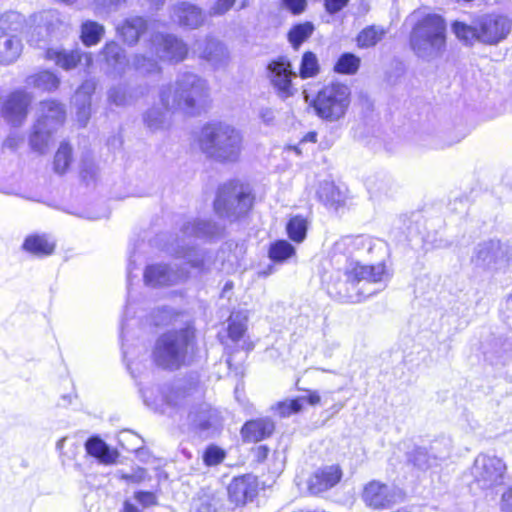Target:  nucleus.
I'll return each mask as SVG.
<instances>
[{
    "mask_svg": "<svg viewBox=\"0 0 512 512\" xmlns=\"http://www.w3.org/2000/svg\"><path fill=\"white\" fill-rule=\"evenodd\" d=\"M371 240L368 237L359 236H344L336 241L332 247V257L337 262L340 257L347 261L345 267L344 277L345 280L339 281L335 284V290L342 299L347 301H358V294H353L350 291L356 285L363 283V286L368 284L378 285L377 288L370 290L366 295H372L382 289L389 279L386 266L383 263L376 265H361L358 261H353L354 258H359L365 253L371 251Z\"/></svg>",
    "mask_w": 512,
    "mask_h": 512,
    "instance_id": "1",
    "label": "nucleus"
},
{
    "mask_svg": "<svg viewBox=\"0 0 512 512\" xmlns=\"http://www.w3.org/2000/svg\"><path fill=\"white\" fill-rule=\"evenodd\" d=\"M203 389L197 384H177L164 393V401L171 417H179L183 425L205 431L220 423L219 412L202 402Z\"/></svg>",
    "mask_w": 512,
    "mask_h": 512,
    "instance_id": "2",
    "label": "nucleus"
},
{
    "mask_svg": "<svg viewBox=\"0 0 512 512\" xmlns=\"http://www.w3.org/2000/svg\"><path fill=\"white\" fill-rule=\"evenodd\" d=\"M198 145L208 158L221 163H234L240 158L243 136L233 125L221 121L210 122L202 127Z\"/></svg>",
    "mask_w": 512,
    "mask_h": 512,
    "instance_id": "3",
    "label": "nucleus"
},
{
    "mask_svg": "<svg viewBox=\"0 0 512 512\" xmlns=\"http://www.w3.org/2000/svg\"><path fill=\"white\" fill-rule=\"evenodd\" d=\"M207 98L206 81L189 72L179 74L173 85L160 91V100L166 111L181 110L187 114H196Z\"/></svg>",
    "mask_w": 512,
    "mask_h": 512,
    "instance_id": "4",
    "label": "nucleus"
},
{
    "mask_svg": "<svg viewBox=\"0 0 512 512\" xmlns=\"http://www.w3.org/2000/svg\"><path fill=\"white\" fill-rule=\"evenodd\" d=\"M447 25L438 14H427L417 21L410 34V45L421 59L432 61L446 50Z\"/></svg>",
    "mask_w": 512,
    "mask_h": 512,
    "instance_id": "5",
    "label": "nucleus"
},
{
    "mask_svg": "<svg viewBox=\"0 0 512 512\" xmlns=\"http://www.w3.org/2000/svg\"><path fill=\"white\" fill-rule=\"evenodd\" d=\"M147 53L136 55L132 66L140 74L159 72L158 60L182 61L188 52L186 44L171 34H153L147 46Z\"/></svg>",
    "mask_w": 512,
    "mask_h": 512,
    "instance_id": "6",
    "label": "nucleus"
},
{
    "mask_svg": "<svg viewBox=\"0 0 512 512\" xmlns=\"http://www.w3.org/2000/svg\"><path fill=\"white\" fill-rule=\"evenodd\" d=\"M193 347L194 330L191 327L169 331L157 339L152 353L153 360L163 369L176 370L186 364Z\"/></svg>",
    "mask_w": 512,
    "mask_h": 512,
    "instance_id": "7",
    "label": "nucleus"
},
{
    "mask_svg": "<svg viewBox=\"0 0 512 512\" xmlns=\"http://www.w3.org/2000/svg\"><path fill=\"white\" fill-rule=\"evenodd\" d=\"M65 110L55 100L42 101L38 108V118L30 137L31 148L43 154L51 141L52 134L63 124Z\"/></svg>",
    "mask_w": 512,
    "mask_h": 512,
    "instance_id": "8",
    "label": "nucleus"
},
{
    "mask_svg": "<svg viewBox=\"0 0 512 512\" xmlns=\"http://www.w3.org/2000/svg\"><path fill=\"white\" fill-rule=\"evenodd\" d=\"M350 103V88L342 83H332L317 93L312 105L322 120L337 122L345 117Z\"/></svg>",
    "mask_w": 512,
    "mask_h": 512,
    "instance_id": "9",
    "label": "nucleus"
},
{
    "mask_svg": "<svg viewBox=\"0 0 512 512\" xmlns=\"http://www.w3.org/2000/svg\"><path fill=\"white\" fill-rule=\"evenodd\" d=\"M471 485L483 491H492L503 485L507 478L505 461L494 454H478L470 468Z\"/></svg>",
    "mask_w": 512,
    "mask_h": 512,
    "instance_id": "10",
    "label": "nucleus"
},
{
    "mask_svg": "<svg viewBox=\"0 0 512 512\" xmlns=\"http://www.w3.org/2000/svg\"><path fill=\"white\" fill-rule=\"evenodd\" d=\"M252 204L253 196L250 190L242 184L230 182L220 188L214 208L220 217L232 221L245 215Z\"/></svg>",
    "mask_w": 512,
    "mask_h": 512,
    "instance_id": "11",
    "label": "nucleus"
},
{
    "mask_svg": "<svg viewBox=\"0 0 512 512\" xmlns=\"http://www.w3.org/2000/svg\"><path fill=\"white\" fill-rule=\"evenodd\" d=\"M24 16L10 11L0 16V65H10L21 55L23 44L19 32Z\"/></svg>",
    "mask_w": 512,
    "mask_h": 512,
    "instance_id": "12",
    "label": "nucleus"
},
{
    "mask_svg": "<svg viewBox=\"0 0 512 512\" xmlns=\"http://www.w3.org/2000/svg\"><path fill=\"white\" fill-rule=\"evenodd\" d=\"M472 262L477 266L498 270L512 268V248L495 241L479 244Z\"/></svg>",
    "mask_w": 512,
    "mask_h": 512,
    "instance_id": "13",
    "label": "nucleus"
},
{
    "mask_svg": "<svg viewBox=\"0 0 512 512\" xmlns=\"http://www.w3.org/2000/svg\"><path fill=\"white\" fill-rule=\"evenodd\" d=\"M267 77L277 96L283 100L297 92L292 80L297 77L292 65L286 57H278L267 66Z\"/></svg>",
    "mask_w": 512,
    "mask_h": 512,
    "instance_id": "14",
    "label": "nucleus"
},
{
    "mask_svg": "<svg viewBox=\"0 0 512 512\" xmlns=\"http://www.w3.org/2000/svg\"><path fill=\"white\" fill-rule=\"evenodd\" d=\"M32 100V94L23 89L13 91L4 100L1 110L3 118L13 126L22 125L27 118Z\"/></svg>",
    "mask_w": 512,
    "mask_h": 512,
    "instance_id": "15",
    "label": "nucleus"
},
{
    "mask_svg": "<svg viewBox=\"0 0 512 512\" xmlns=\"http://www.w3.org/2000/svg\"><path fill=\"white\" fill-rule=\"evenodd\" d=\"M479 41L494 45L504 40L511 31V21L508 17L498 14H488L478 20Z\"/></svg>",
    "mask_w": 512,
    "mask_h": 512,
    "instance_id": "16",
    "label": "nucleus"
},
{
    "mask_svg": "<svg viewBox=\"0 0 512 512\" xmlns=\"http://www.w3.org/2000/svg\"><path fill=\"white\" fill-rule=\"evenodd\" d=\"M401 491L379 481H371L365 485L362 499L365 504L374 509L388 508L401 498Z\"/></svg>",
    "mask_w": 512,
    "mask_h": 512,
    "instance_id": "17",
    "label": "nucleus"
},
{
    "mask_svg": "<svg viewBox=\"0 0 512 512\" xmlns=\"http://www.w3.org/2000/svg\"><path fill=\"white\" fill-rule=\"evenodd\" d=\"M258 492L259 482L252 474L235 477L228 486L229 501L236 507L252 502Z\"/></svg>",
    "mask_w": 512,
    "mask_h": 512,
    "instance_id": "18",
    "label": "nucleus"
},
{
    "mask_svg": "<svg viewBox=\"0 0 512 512\" xmlns=\"http://www.w3.org/2000/svg\"><path fill=\"white\" fill-rule=\"evenodd\" d=\"M46 59L53 61L57 66L64 70H71L78 64L89 67L92 64V56L90 53L82 52L79 49L66 50L63 48H49L46 51Z\"/></svg>",
    "mask_w": 512,
    "mask_h": 512,
    "instance_id": "19",
    "label": "nucleus"
},
{
    "mask_svg": "<svg viewBox=\"0 0 512 512\" xmlns=\"http://www.w3.org/2000/svg\"><path fill=\"white\" fill-rule=\"evenodd\" d=\"M188 277V273L181 270L175 271L167 265H150L145 269L144 281L146 285L157 287L177 284Z\"/></svg>",
    "mask_w": 512,
    "mask_h": 512,
    "instance_id": "20",
    "label": "nucleus"
},
{
    "mask_svg": "<svg viewBox=\"0 0 512 512\" xmlns=\"http://www.w3.org/2000/svg\"><path fill=\"white\" fill-rule=\"evenodd\" d=\"M342 471L338 465H328L317 469L309 478L308 488L318 494L334 487L341 479Z\"/></svg>",
    "mask_w": 512,
    "mask_h": 512,
    "instance_id": "21",
    "label": "nucleus"
},
{
    "mask_svg": "<svg viewBox=\"0 0 512 512\" xmlns=\"http://www.w3.org/2000/svg\"><path fill=\"white\" fill-rule=\"evenodd\" d=\"M172 18L182 27L196 29L204 23L205 16L201 8L182 2L172 8Z\"/></svg>",
    "mask_w": 512,
    "mask_h": 512,
    "instance_id": "22",
    "label": "nucleus"
},
{
    "mask_svg": "<svg viewBox=\"0 0 512 512\" xmlns=\"http://www.w3.org/2000/svg\"><path fill=\"white\" fill-rule=\"evenodd\" d=\"M307 395H302L294 399H286L277 404V412L281 417H289L299 413L305 405L315 406L320 404L321 396L316 390H307Z\"/></svg>",
    "mask_w": 512,
    "mask_h": 512,
    "instance_id": "23",
    "label": "nucleus"
},
{
    "mask_svg": "<svg viewBox=\"0 0 512 512\" xmlns=\"http://www.w3.org/2000/svg\"><path fill=\"white\" fill-rule=\"evenodd\" d=\"M95 90V84L93 81H85L76 91L73 97V103L77 108V120L85 126L90 117V98Z\"/></svg>",
    "mask_w": 512,
    "mask_h": 512,
    "instance_id": "24",
    "label": "nucleus"
},
{
    "mask_svg": "<svg viewBox=\"0 0 512 512\" xmlns=\"http://www.w3.org/2000/svg\"><path fill=\"white\" fill-rule=\"evenodd\" d=\"M274 431V423L268 418L248 421L241 430V435L246 442H258L269 437Z\"/></svg>",
    "mask_w": 512,
    "mask_h": 512,
    "instance_id": "25",
    "label": "nucleus"
},
{
    "mask_svg": "<svg viewBox=\"0 0 512 512\" xmlns=\"http://www.w3.org/2000/svg\"><path fill=\"white\" fill-rule=\"evenodd\" d=\"M85 449L90 456L105 465L114 464L118 458V452L98 437L89 438L85 443Z\"/></svg>",
    "mask_w": 512,
    "mask_h": 512,
    "instance_id": "26",
    "label": "nucleus"
},
{
    "mask_svg": "<svg viewBox=\"0 0 512 512\" xmlns=\"http://www.w3.org/2000/svg\"><path fill=\"white\" fill-rule=\"evenodd\" d=\"M146 29L147 23L145 19L135 16L125 19L123 23L117 27V32L125 43L134 45Z\"/></svg>",
    "mask_w": 512,
    "mask_h": 512,
    "instance_id": "27",
    "label": "nucleus"
},
{
    "mask_svg": "<svg viewBox=\"0 0 512 512\" xmlns=\"http://www.w3.org/2000/svg\"><path fill=\"white\" fill-rule=\"evenodd\" d=\"M26 84L29 87L45 91H55L60 85L59 77L48 70L34 73L26 78Z\"/></svg>",
    "mask_w": 512,
    "mask_h": 512,
    "instance_id": "28",
    "label": "nucleus"
},
{
    "mask_svg": "<svg viewBox=\"0 0 512 512\" xmlns=\"http://www.w3.org/2000/svg\"><path fill=\"white\" fill-rule=\"evenodd\" d=\"M55 243L46 235H30L24 243L23 249L33 255L43 257L53 253Z\"/></svg>",
    "mask_w": 512,
    "mask_h": 512,
    "instance_id": "29",
    "label": "nucleus"
},
{
    "mask_svg": "<svg viewBox=\"0 0 512 512\" xmlns=\"http://www.w3.org/2000/svg\"><path fill=\"white\" fill-rule=\"evenodd\" d=\"M221 232V227L207 220H194L188 222L184 228L183 233L186 236L201 237H214Z\"/></svg>",
    "mask_w": 512,
    "mask_h": 512,
    "instance_id": "30",
    "label": "nucleus"
},
{
    "mask_svg": "<svg viewBox=\"0 0 512 512\" xmlns=\"http://www.w3.org/2000/svg\"><path fill=\"white\" fill-rule=\"evenodd\" d=\"M317 196L327 207L337 208L344 202V195L333 182L324 181L320 183Z\"/></svg>",
    "mask_w": 512,
    "mask_h": 512,
    "instance_id": "31",
    "label": "nucleus"
},
{
    "mask_svg": "<svg viewBox=\"0 0 512 512\" xmlns=\"http://www.w3.org/2000/svg\"><path fill=\"white\" fill-rule=\"evenodd\" d=\"M103 55L107 64L117 73L121 74L126 71L127 61L124 50L117 43H107L103 48Z\"/></svg>",
    "mask_w": 512,
    "mask_h": 512,
    "instance_id": "32",
    "label": "nucleus"
},
{
    "mask_svg": "<svg viewBox=\"0 0 512 512\" xmlns=\"http://www.w3.org/2000/svg\"><path fill=\"white\" fill-rule=\"evenodd\" d=\"M248 311L233 312L229 318L228 336L233 342L240 341L247 331Z\"/></svg>",
    "mask_w": 512,
    "mask_h": 512,
    "instance_id": "33",
    "label": "nucleus"
},
{
    "mask_svg": "<svg viewBox=\"0 0 512 512\" xmlns=\"http://www.w3.org/2000/svg\"><path fill=\"white\" fill-rule=\"evenodd\" d=\"M104 26L91 20H87L81 25L80 38L85 46H94L100 42L104 35Z\"/></svg>",
    "mask_w": 512,
    "mask_h": 512,
    "instance_id": "34",
    "label": "nucleus"
},
{
    "mask_svg": "<svg viewBox=\"0 0 512 512\" xmlns=\"http://www.w3.org/2000/svg\"><path fill=\"white\" fill-rule=\"evenodd\" d=\"M315 30L313 23L304 22L294 25L288 32V40L292 47L297 50Z\"/></svg>",
    "mask_w": 512,
    "mask_h": 512,
    "instance_id": "35",
    "label": "nucleus"
},
{
    "mask_svg": "<svg viewBox=\"0 0 512 512\" xmlns=\"http://www.w3.org/2000/svg\"><path fill=\"white\" fill-rule=\"evenodd\" d=\"M386 31L380 26H368L364 28L357 37V44L360 48H369L375 46L382 40Z\"/></svg>",
    "mask_w": 512,
    "mask_h": 512,
    "instance_id": "36",
    "label": "nucleus"
},
{
    "mask_svg": "<svg viewBox=\"0 0 512 512\" xmlns=\"http://www.w3.org/2000/svg\"><path fill=\"white\" fill-rule=\"evenodd\" d=\"M428 450L431 453V459L434 463L441 465L442 462L447 460L452 451V441L450 438L442 437L434 440Z\"/></svg>",
    "mask_w": 512,
    "mask_h": 512,
    "instance_id": "37",
    "label": "nucleus"
},
{
    "mask_svg": "<svg viewBox=\"0 0 512 512\" xmlns=\"http://www.w3.org/2000/svg\"><path fill=\"white\" fill-rule=\"evenodd\" d=\"M307 228V219L299 215L292 217L286 225V231L289 238L296 243L304 241Z\"/></svg>",
    "mask_w": 512,
    "mask_h": 512,
    "instance_id": "38",
    "label": "nucleus"
},
{
    "mask_svg": "<svg viewBox=\"0 0 512 512\" xmlns=\"http://www.w3.org/2000/svg\"><path fill=\"white\" fill-rule=\"evenodd\" d=\"M295 255V248L286 240H278L271 244L269 257L274 262H284Z\"/></svg>",
    "mask_w": 512,
    "mask_h": 512,
    "instance_id": "39",
    "label": "nucleus"
},
{
    "mask_svg": "<svg viewBox=\"0 0 512 512\" xmlns=\"http://www.w3.org/2000/svg\"><path fill=\"white\" fill-rule=\"evenodd\" d=\"M452 30L456 37L467 45L473 44L475 40L479 41V26H469L463 22H454Z\"/></svg>",
    "mask_w": 512,
    "mask_h": 512,
    "instance_id": "40",
    "label": "nucleus"
},
{
    "mask_svg": "<svg viewBox=\"0 0 512 512\" xmlns=\"http://www.w3.org/2000/svg\"><path fill=\"white\" fill-rule=\"evenodd\" d=\"M202 56L208 61L218 64L227 57V49L220 41L211 39L207 41Z\"/></svg>",
    "mask_w": 512,
    "mask_h": 512,
    "instance_id": "41",
    "label": "nucleus"
},
{
    "mask_svg": "<svg viewBox=\"0 0 512 512\" xmlns=\"http://www.w3.org/2000/svg\"><path fill=\"white\" fill-rule=\"evenodd\" d=\"M410 461L421 470H428L440 466L431 459V453L428 448L418 447L414 449L410 455Z\"/></svg>",
    "mask_w": 512,
    "mask_h": 512,
    "instance_id": "42",
    "label": "nucleus"
},
{
    "mask_svg": "<svg viewBox=\"0 0 512 512\" xmlns=\"http://www.w3.org/2000/svg\"><path fill=\"white\" fill-rule=\"evenodd\" d=\"M176 257L185 260L192 268L203 270L205 264V255L195 248H181L176 251Z\"/></svg>",
    "mask_w": 512,
    "mask_h": 512,
    "instance_id": "43",
    "label": "nucleus"
},
{
    "mask_svg": "<svg viewBox=\"0 0 512 512\" xmlns=\"http://www.w3.org/2000/svg\"><path fill=\"white\" fill-rule=\"evenodd\" d=\"M360 59L352 53H344L335 64L334 70L341 74H355L359 69Z\"/></svg>",
    "mask_w": 512,
    "mask_h": 512,
    "instance_id": "44",
    "label": "nucleus"
},
{
    "mask_svg": "<svg viewBox=\"0 0 512 512\" xmlns=\"http://www.w3.org/2000/svg\"><path fill=\"white\" fill-rule=\"evenodd\" d=\"M72 159V149L66 144L62 143L58 148L54 158V170L59 174L67 171Z\"/></svg>",
    "mask_w": 512,
    "mask_h": 512,
    "instance_id": "45",
    "label": "nucleus"
},
{
    "mask_svg": "<svg viewBox=\"0 0 512 512\" xmlns=\"http://www.w3.org/2000/svg\"><path fill=\"white\" fill-rule=\"evenodd\" d=\"M319 72V63L313 52H305L300 65V77L303 79L314 77Z\"/></svg>",
    "mask_w": 512,
    "mask_h": 512,
    "instance_id": "46",
    "label": "nucleus"
},
{
    "mask_svg": "<svg viewBox=\"0 0 512 512\" xmlns=\"http://www.w3.org/2000/svg\"><path fill=\"white\" fill-rule=\"evenodd\" d=\"M144 122L151 130L164 128L167 122L166 113L158 108L148 110L144 116Z\"/></svg>",
    "mask_w": 512,
    "mask_h": 512,
    "instance_id": "47",
    "label": "nucleus"
},
{
    "mask_svg": "<svg viewBox=\"0 0 512 512\" xmlns=\"http://www.w3.org/2000/svg\"><path fill=\"white\" fill-rule=\"evenodd\" d=\"M225 458V452L223 449L211 445L209 446L203 455L204 463L207 466H215L220 464Z\"/></svg>",
    "mask_w": 512,
    "mask_h": 512,
    "instance_id": "48",
    "label": "nucleus"
},
{
    "mask_svg": "<svg viewBox=\"0 0 512 512\" xmlns=\"http://www.w3.org/2000/svg\"><path fill=\"white\" fill-rule=\"evenodd\" d=\"M236 0H217L209 9L210 16H222L235 4Z\"/></svg>",
    "mask_w": 512,
    "mask_h": 512,
    "instance_id": "49",
    "label": "nucleus"
},
{
    "mask_svg": "<svg viewBox=\"0 0 512 512\" xmlns=\"http://www.w3.org/2000/svg\"><path fill=\"white\" fill-rule=\"evenodd\" d=\"M147 478V472L144 468H136L131 471V473H123L121 474V479L131 482V483H141L145 481Z\"/></svg>",
    "mask_w": 512,
    "mask_h": 512,
    "instance_id": "50",
    "label": "nucleus"
},
{
    "mask_svg": "<svg viewBox=\"0 0 512 512\" xmlns=\"http://www.w3.org/2000/svg\"><path fill=\"white\" fill-rule=\"evenodd\" d=\"M109 100L117 106L125 105L128 102L126 91L122 87H116L109 91Z\"/></svg>",
    "mask_w": 512,
    "mask_h": 512,
    "instance_id": "51",
    "label": "nucleus"
},
{
    "mask_svg": "<svg viewBox=\"0 0 512 512\" xmlns=\"http://www.w3.org/2000/svg\"><path fill=\"white\" fill-rule=\"evenodd\" d=\"M134 498L143 507H150L157 504V497L152 492L138 491L135 493Z\"/></svg>",
    "mask_w": 512,
    "mask_h": 512,
    "instance_id": "52",
    "label": "nucleus"
},
{
    "mask_svg": "<svg viewBox=\"0 0 512 512\" xmlns=\"http://www.w3.org/2000/svg\"><path fill=\"white\" fill-rule=\"evenodd\" d=\"M283 6L291 13L298 15L305 11L306 0H282Z\"/></svg>",
    "mask_w": 512,
    "mask_h": 512,
    "instance_id": "53",
    "label": "nucleus"
},
{
    "mask_svg": "<svg viewBox=\"0 0 512 512\" xmlns=\"http://www.w3.org/2000/svg\"><path fill=\"white\" fill-rule=\"evenodd\" d=\"M45 19L47 21V26H48L49 30L53 31L55 29L56 25H58V24L61 26H64L65 29L67 28V24L65 23V21L60 19V15L56 11L46 12Z\"/></svg>",
    "mask_w": 512,
    "mask_h": 512,
    "instance_id": "54",
    "label": "nucleus"
},
{
    "mask_svg": "<svg viewBox=\"0 0 512 512\" xmlns=\"http://www.w3.org/2000/svg\"><path fill=\"white\" fill-rule=\"evenodd\" d=\"M348 1L349 0H325V7L329 13L334 14L345 7Z\"/></svg>",
    "mask_w": 512,
    "mask_h": 512,
    "instance_id": "55",
    "label": "nucleus"
},
{
    "mask_svg": "<svg viewBox=\"0 0 512 512\" xmlns=\"http://www.w3.org/2000/svg\"><path fill=\"white\" fill-rule=\"evenodd\" d=\"M500 508L502 512H512V487L503 493Z\"/></svg>",
    "mask_w": 512,
    "mask_h": 512,
    "instance_id": "56",
    "label": "nucleus"
},
{
    "mask_svg": "<svg viewBox=\"0 0 512 512\" xmlns=\"http://www.w3.org/2000/svg\"><path fill=\"white\" fill-rule=\"evenodd\" d=\"M126 0H95L97 9H117L121 4L125 3Z\"/></svg>",
    "mask_w": 512,
    "mask_h": 512,
    "instance_id": "57",
    "label": "nucleus"
},
{
    "mask_svg": "<svg viewBox=\"0 0 512 512\" xmlns=\"http://www.w3.org/2000/svg\"><path fill=\"white\" fill-rule=\"evenodd\" d=\"M21 142H22V139H21L18 135H16V134H11V135H9V136L5 139V141H4V143H3V146H4L5 148L11 149V150H15V149L19 146V144H20Z\"/></svg>",
    "mask_w": 512,
    "mask_h": 512,
    "instance_id": "58",
    "label": "nucleus"
},
{
    "mask_svg": "<svg viewBox=\"0 0 512 512\" xmlns=\"http://www.w3.org/2000/svg\"><path fill=\"white\" fill-rule=\"evenodd\" d=\"M253 454L258 462H262L267 458L269 454V449L265 445H260L253 450Z\"/></svg>",
    "mask_w": 512,
    "mask_h": 512,
    "instance_id": "59",
    "label": "nucleus"
},
{
    "mask_svg": "<svg viewBox=\"0 0 512 512\" xmlns=\"http://www.w3.org/2000/svg\"><path fill=\"white\" fill-rule=\"evenodd\" d=\"M260 116L262 120L267 124L271 123L274 119V113L270 108L262 109L260 112Z\"/></svg>",
    "mask_w": 512,
    "mask_h": 512,
    "instance_id": "60",
    "label": "nucleus"
},
{
    "mask_svg": "<svg viewBox=\"0 0 512 512\" xmlns=\"http://www.w3.org/2000/svg\"><path fill=\"white\" fill-rule=\"evenodd\" d=\"M0 192L5 194H16L18 192V188L13 185L0 183Z\"/></svg>",
    "mask_w": 512,
    "mask_h": 512,
    "instance_id": "61",
    "label": "nucleus"
},
{
    "mask_svg": "<svg viewBox=\"0 0 512 512\" xmlns=\"http://www.w3.org/2000/svg\"><path fill=\"white\" fill-rule=\"evenodd\" d=\"M197 512H216V509L210 504L201 503L200 506L197 507Z\"/></svg>",
    "mask_w": 512,
    "mask_h": 512,
    "instance_id": "62",
    "label": "nucleus"
},
{
    "mask_svg": "<svg viewBox=\"0 0 512 512\" xmlns=\"http://www.w3.org/2000/svg\"><path fill=\"white\" fill-rule=\"evenodd\" d=\"M124 512H141L134 504L125 501Z\"/></svg>",
    "mask_w": 512,
    "mask_h": 512,
    "instance_id": "63",
    "label": "nucleus"
},
{
    "mask_svg": "<svg viewBox=\"0 0 512 512\" xmlns=\"http://www.w3.org/2000/svg\"><path fill=\"white\" fill-rule=\"evenodd\" d=\"M316 140H317V134L315 132H309L304 136L302 141L314 143V142H316Z\"/></svg>",
    "mask_w": 512,
    "mask_h": 512,
    "instance_id": "64",
    "label": "nucleus"
}]
</instances>
